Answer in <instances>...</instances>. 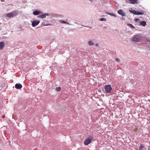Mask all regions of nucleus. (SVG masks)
<instances>
[{
	"instance_id": "nucleus-1",
	"label": "nucleus",
	"mask_w": 150,
	"mask_h": 150,
	"mask_svg": "<svg viewBox=\"0 0 150 150\" xmlns=\"http://www.w3.org/2000/svg\"><path fill=\"white\" fill-rule=\"evenodd\" d=\"M93 139V135L89 136L84 140V144L86 145L91 143Z\"/></svg>"
},
{
	"instance_id": "nucleus-2",
	"label": "nucleus",
	"mask_w": 150,
	"mask_h": 150,
	"mask_svg": "<svg viewBox=\"0 0 150 150\" xmlns=\"http://www.w3.org/2000/svg\"><path fill=\"white\" fill-rule=\"evenodd\" d=\"M142 37L140 35H136L134 36L133 39V41L135 42L140 41L142 39Z\"/></svg>"
},
{
	"instance_id": "nucleus-3",
	"label": "nucleus",
	"mask_w": 150,
	"mask_h": 150,
	"mask_svg": "<svg viewBox=\"0 0 150 150\" xmlns=\"http://www.w3.org/2000/svg\"><path fill=\"white\" fill-rule=\"evenodd\" d=\"M18 13L16 11H13L10 13H8L6 15V16L8 18H12L17 15Z\"/></svg>"
},
{
	"instance_id": "nucleus-4",
	"label": "nucleus",
	"mask_w": 150,
	"mask_h": 150,
	"mask_svg": "<svg viewBox=\"0 0 150 150\" xmlns=\"http://www.w3.org/2000/svg\"><path fill=\"white\" fill-rule=\"evenodd\" d=\"M105 91L107 93H110L112 89V88L110 85L105 86Z\"/></svg>"
},
{
	"instance_id": "nucleus-5",
	"label": "nucleus",
	"mask_w": 150,
	"mask_h": 150,
	"mask_svg": "<svg viewBox=\"0 0 150 150\" xmlns=\"http://www.w3.org/2000/svg\"><path fill=\"white\" fill-rule=\"evenodd\" d=\"M131 12L133 13L134 14L136 15H140L144 14V13L142 12L137 11H136L134 10H132Z\"/></svg>"
},
{
	"instance_id": "nucleus-6",
	"label": "nucleus",
	"mask_w": 150,
	"mask_h": 150,
	"mask_svg": "<svg viewBox=\"0 0 150 150\" xmlns=\"http://www.w3.org/2000/svg\"><path fill=\"white\" fill-rule=\"evenodd\" d=\"M40 21H34L32 22V25L33 27H35L37 25L40 23Z\"/></svg>"
},
{
	"instance_id": "nucleus-7",
	"label": "nucleus",
	"mask_w": 150,
	"mask_h": 150,
	"mask_svg": "<svg viewBox=\"0 0 150 150\" xmlns=\"http://www.w3.org/2000/svg\"><path fill=\"white\" fill-rule=\"evenodd\" d=\"M117 12L119 14L122 16H125V13L122 9L119 10Z\"/></svg>"
},
{
	"instance_id": "nucleus-8",
	"label": "nucleus",
	"mask_w": 150,
	"mask_h": 150,
	"mask_svg": "<svg viewBox=\"0 0 150 150\" xmlns=\"http://www.w3.org/2000/svg\"><path fill=\"white\" fill-rule=\"evenodd\" d=\"M49 14L47 13H45L43 14L40 15L38 16V18H44L46 17V16H48Z\"/></svg>"
},
{
	"instance_id": "nucleus-9",
	"label": "nucleus",
	"mask_w": 150,
	"mask_h": 150,
	"mask_svg": "<svg viewBox=\"0 0 150 150\" xmlns=\"http://www.w3.org/2000/svg\"><path fill=\"white\" fill-rule=\"evenodd\" d=\"M22 87V85L19 83H16L15 84V87L17 89H21Z\"/></svg>"
},
{
	"instance_id": "nucleus-10",
	"label": "nucleus",
	"mask_w": 150,
	"mask_h": 150,
	"mask_svg": "<svg viewBox=\"0 0 150 150\" xmlns=\"http://www.w3.org/2000/svg\"><path fill=\"white\" fill-rule=\"evenodd\" d=\"M145 147V145L144 144H141L140 145L139 150H144V148Z\"/></svg>"
},
{
	"instance_id": "nucleus-11",
	"label": "nucleus",
	"mask_w": 150,
	"mask_h": 150,
	"mask_svg": "<svg viewBox=\"0 0 150 150\" xmlns=\"http://www.w3.org/2000/svg\"><path fill=\"white\" fill-rule=\"evenodd\" d=\"M129 1L130 2V3L132 4H137L138 2V0H129Z\"/></svg>"
},
{
	"instance_id": "nucleus-12",
	"label": "nucleus",
	"mask_w": 150,
	"mask_h": 150,
	"mask_svg": "<svg viewBox=\"0 0 150 150\" xmlns=\"http://www.w3.org/2000/svg\"><path fill=\"white\" fill-rule=\"evenodd\" d=\"M4 43L3 42H0V50H2L4 46Z\"/></svg>"
},
{
	"instance_id": "nucleus-13",
	"label": "nucleus",
	"mask_w": 150,
	"mask_h": 150,
	"mask_svg": "<svg viewBox=\"0 0 150 150\" xmlns=\"http://www.w3.org/2000/svg\"><path fill=\"white\" fill-rule=\"evenodd\" d=\"M140 24L143 26H145L146 24V23L145 21H142L140 22Z\"/></svg>"
},
{
	"instance_id": "nucleus-14",
	"label": "nucleus",
	"mask_w": 150,
	"mask_h": 150,
	"mask_svg": "<svg viewBox=\"0 0 150 150\" xmlns=\"http://www.w3.org/2000/svg\"><path fill=\"white\" fill-rule=\"evenodd\" d=\"M145 46L149 50H150V43H146Z\"/></svg>"
},
{
	"instance_id": "nucleus-15",
	"label": "nucleus",
	"mask_w": 150,
	"mask_h": 150,
	"mask_svg": "<svg viewBox=\"0 0 150 150\" xmlns=\"http://www.w3.org/2000/svg\"><path fill=\"white\" fill-rule=\"evenodd\" d=\"M40 13V12L37 11H35L33 13V14L35 15H38Z\"/></svg>"
},
{
	"instance_id": "nucleus-16",
	"label": "nucleus",
	"mask_w": 150,
	"mask_h": 150,
	"mask_svg": "<svg viewBox=\"0 0 150 150\" xmlns=\"http://www.w3.org/2000/svg\"><path fill=\"white\" fill-rule=\"evenodd\" d=\"M61 88L60 87H57L56 88V90L57 91H59L61 90Z\"/></svg>"
},
{
	"instance_id": "nucleus-17",
	"label": "nucleus",
	"mask_w": 150,
	"mask_h": 150,
	"mask_svg": "<svg viewBox=\"0 0 150 150\" xmlns=\"http://www.w3.org/2000/svg\"><path fill=\"white\" fill-rule=\"evenodd\" d=\"M88 44L90 45H94L93 42L92 41H90L88 42Z\"/></svg>"
},
{
	"instance_id": "nucleus-18",
	"label": "nucleus",
	"mask_w": 150,
	"mask_h": 150,
	"mask_svg": "<svg viewBox=\"0 0 150 150\" xmlns=\"http://www.w3.org/2000/svg\"><path fill=\"white\" fill-rule=\"evenodd\" d=\"M127 25L129 26L130 27H131L132 28H134V26L133 25H132V24H127Z\"/></svg>"
},
{
	"instance_id": "nucleus-19",
	"label": "nucleus",
	"mask_w": 150,
	"mask_h": 150,
	"mask_svg": "<svg viewBox=\"0 0 150 150\" xmlns=\"http://www.w3.org/2000/svg\"><path fill=\"white\" fill-rule=\"evenodd\" d=\"M99 20H100V21H106V19L105 18H100L99 19Z\"/></svg>"
},
{
	"instance_id": "nucleus-20",
	"label": "nucleus",
	"mask_w": 150,
	"mask_h": 150,
	"mask_svg": "<svg viewBox=\"0 0 150 150\" xmlns=\"http://www.w3.org/2000/svg\"><path fill=\"white\" fill-rule=\"evenodd\" d=\"M60 22L63 23L68 24V23H67V22L63 21H60Z\"/></svg>"
},
{
	"instance_id": "nucleus-21",
	"label": "nucleus",
	"mask_w": 150,
	"mask_h": 150,
	"mask_svg": "<svg viewBox=\"0 0 150 150\" xmlns=\"http://www.w3.org/2000/svg\"><path fill=\"white\" fill-rule=\"evenodd\" d=\"M109 14L111 16H116L114 14L112 13H109Z\"/></svg>"
},
{
	"instance_id": "nucleus-22",
	"label": "nucleus",
	"mask_w": 150,
	"mask_h": 150,
	"mask_svg": "<svg viewBox=\"0 0 150 150\" xmlns=\"http://www.w3.org/2000/svg\"><path fill=\"white\" fill-rule=\"evenodd\" d=\"M115 60L116 61L118 62H119L120 61L119 59L118 58H116L115 59Z\"/></svg>"
},
{
	"instance_id": "nucleus-23",
	"label": "nucleus",
	"mask_w": 150,
	"mask_h": 150,
	"mask_svg": "<svg viewBox=\"0 0 150 150\" xmlns=\"http://www.w3.org/2000/svg\"><path fill=\"white\" fill-rule=\"evenodd\" d=\"M139 20V19L138 18H136L135 19V21L137 22Z\"/></svg>"
},
{
	"instance_id": "nucleus-24",
	"label": "nucleus",
	"mask_w": 150,
	"mask_h": 150,
	"mask_svg": "<svg viewBox=\"0 0 150 150\" xmlns=\"http://www.w3.org/2000/svg\"><path fill=\"white\" fill-rule=\"evenodd\" d=\"M147 41L148 42H149V43H150V40H147Z\"/></svg>"
},
{
	"instance_id": "nucleus-25",
	"label": "nucleus",
	"mask_w": 150,
	"mask_h": 150,
	"mask_svg": "<svg viewBox=\"0 0 150 150\" xmlns=\"http://www.w3.org/2000/svg\"><path fill=\"white\" fill-rule=\"evenodd\" d=\"M95 45L96 47H97L98 46V44L97 43H96L95 44Z\"/></svg>"
},
{
	"instance_id": "nucleus-26",
	"label": "nucleus",
	"mask_w": 150,
	"mask_h": 150,
	"mask_svg": "<svg viewBox=\"0 0 150 150\" xmlns=\"http://www.w3.org/2000/svg\"><path fill=\"white\" fill-rule=\"evenodd\" d=\"M4 116H5V115H4L2 116V117L4 118Z\"/></svg>"
},
{
	"instance_id": "nucleus-27",
	"label": "nucleus",
	"mask_w": 150,
	"mask_h": 150,
	"mask_svg": "<svg viewBox=\"0 0 150 150\" xmlns=\"http://www.w3.org/2000/svg\"><path fill=\"white\" fill-rule=\"evenodd\" d=\"M0 150H1V149H0Z\"/></svg>"
}]
</instances>
